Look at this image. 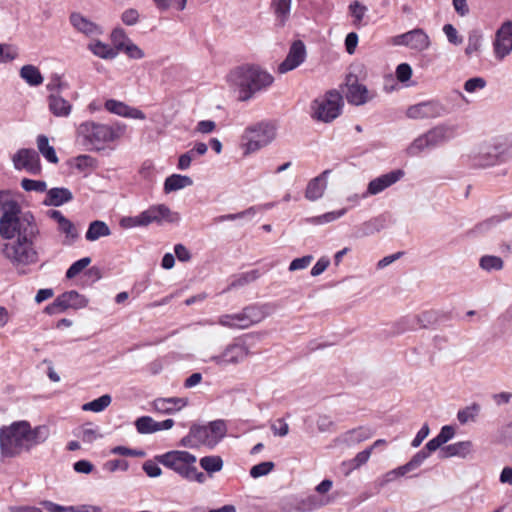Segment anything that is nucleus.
Instances as JSON below:
<instances>
[{
	"mask_svg": "<svg viewBox=\"0 0 512 512\" xmlns=\"http://www.w3.org/2000/svg\"><path fill=\"white\" fill-rule=\"evenodd\" d=\"M473 165L479 168H487L500 164L494 147L487 151H481L473 157Z\"/></svg>",
	"mask_w": 512,
	"mask_h": 512,
	"instance_id": "37",
	"label": "nucleus"
},
{
	"mask_svg": "<svg viewBox=\"0 0 512 512\" xmlns=\"http://www.w3.org/2000/svg\"><path fill=\"white\" fill-rule=\"evenodd\" d=\"M306 59V47L301 40L294 41L285 60L278 66V72L285 74L296 69Z\"/></svg>",
	"mask_w": 512,
	"mask_h": 512,
	"instance_id": "18",
	"label": "nucleus"
},
{
	"mask_svg": "<svg viewBox=\"0 0 512 512\" xmlns=\"http://www.w3.org/2000/svg\"><path fill=\"white\" fill-rule=\"evenodd\" d=\"M199 463L202 469L209 474L219 472L223 468V460L218 455L204 456L200 459Z\"/></svg>",
	"mask_w": 512,
	"mask_h": 512,
	"instance_id": "43",
	"label": "nucleus"
},
{
	"mask_svg": "<svg viewBox=\"0 0 512 512\" xmlns=\"http://www.w3.org/2000/svg\"><path fill=\"white\" fill-rule=\"evenodd\" d=\"M187 404L188 400L186 398H157L152 402V408L161 414H173L183 409Z\"/></svg>",
	"mask_w": 512,
	"mask_h": 512,
	"instance_id": "25",
	"label": "nucleus"
},
{
	"mask_svg": "<svg viewBox=\"0 0 512 512\" xmlns=\"http://www.w3.org/2000/svg\"><path fill=\"white\" fill-rule=\"evenodd\" d=\"M19 55L18 48L11 44L0 43V63L15 60Z\"/></svg>",
	"mask_w": 512,
	"mask_h": 512,
	"instance_id": "56",
	"label": "nucleus"
},
{
	"mask_svg": "<svg viewBox=\"0 0 512 512\" xmlns=\"http://www.w3.org/2000/svg\"><path fill=\"white\" fill-rule=\"evenodd\" d=\"M270 428L273 435L277 437H285L289 433V425L282 418L276 419L274 422H272Z\"/></svg>",
	"mask_w": 512,
	"mask_h": 512,
	"instance_id": "64",
	"label": "nucleus"
},
{
	"mask_svg": "<svg viewBox=\"0 0 512 512\" xmlns=\"http://www.w3.org/2000/svg\"><path fill=\"white\" fill-rule=\"evenodd\" d=\"M97 160L87 154L79 155L74 159L75 168L81 172L94 170L97 168Z\"/></svg>",
	"mask_w": 512,
	"mask_h": 512,
	"instance_id": "50",
	"label": "nucleus"
},
{
	"mask_svg": "<svg viewBox=\"0 0 512 512\" xmlns=\"http://www.w3.org/2000/svg\"><path fill=\"white\" fill-rule=\"evenodd\" d=\"M126 126L115 124L113 126L85 121L76 128V137L90 150L100 151L106 143L113 142L124 135Z\"/></svg>",
	"mask_w": 512,
	"mask_h": 512,
	"instance_id": "2",
	"label": "nucleus"
},
{
	"mask_svg": "<svg viewBox=\"0 0 512 512\" xmlns=\"http://www.w3.org/2000/svg\"><path fill=\"white\" fill-rule=\"evenodd\" d=\"M105 108L110 113L116 114L121 117L144 120L145 114L138 108L131 107L124 102L109 99L105 102Z\"/></svg>",
	"mask_w": 512,
	"mask_h": 512,
	"instance_id": "23",
	"label": "nucleus"
},
{
	"mask_svg": "<svg viewBox=\"0 0 512 512\" xmlns=\"http://www.w3.org/2000/svg\"><path fill=\"white\" fill-rule=\"evenodd\" d=\"M349 13L353 18V25L357 28L363 25V19L368 11L367 7L357 0L352 1L348 6Z\"/></svg>",
	"mask_w": 512,
	"mask_h": 512,
	"instance_id": "41",
	"label": "nucleus"
},
{
	"mask_svg": "<svg viewBox=\"0 0 512 512\" xmlns=\"http://www.w3.org/2000/svg\"><path fill=\"white\" fill-rule=\"evenodd\" d=\"M70 23L75 30L89 38L98 37L103 33L100 25L80 13H72L70 15Z\"/></svg>",
	"mask_w": 512,
	"mask_h": 512,
	"instance_id": "20",
	"label": "nucleus"
},
{
	"mask_svg": "<svg viewBox=\"0 0 512 512\" xmlns=\"http://www.w3.org/2000/svg\"><path fill=\"white\" fill-rule=\"evenodd\" d=\"M249 355V349L244 343H230L218 355H213L205 362H213L219 367L237 365L243 362Z\"/></svg>",
	"mask_w": 512,
	"mask_h": 512,
	"instance_id": "12",
	"label": "nucleus"
},
{
	"mask_svg": "<svg viewBox=\"0 0 512 512\" xmlns=\"http://www.w3.org/2000/svg\"><path fill=\"white\" fill-rule=\"evenodd\" d=\"M38 151L50 163L57 164L59 158L53 146L49 144V139L45 135H39L36 139Z\"/></svg>",
	"mask_w": 512,
	"mask_h": 512,
	"instance_id": "35",
	"label": "nucleus"
},
{
	"mask_svg": "<svg viewBox=\"0 0 512 512\" xmlns=\"http://www.w3.org/2000/svg\"><path fill=\"white\" fill-rule=\"evenodd\" d=\"M58 230L65 234L64 243L68 245L74 243L79 236L75 225L67 218L58 226Z\"/></svg>",
	"mask_w": 512,
	"mask_h": 512,
	"instance_id": "48",
	"label": "nucleus"
},
{
	"mask_svg": "<svg viewBox=\"0 0 512 512\" xmlns=\"http://www.w3.org/2000/svg\"><path fill=\"white\" fill-rule=\"evenodd\" d=\"M68 88V82L63 80V78L57 74L53 75L50 78L48 84L46 85V89L49 92V94L59 93L61 95V93L64 90H67Z\"/></svg>",
	"mask_w": 512,
	"mask_h": 512,
	"instance_id": "53",
	"label": "nucleus"
},
{
	"mask_svg": "<svg viewBox=\"0 0 512 512\" xmlns=\"http://www.w3.org/2000/svg\"><path fill=\"white\" fill-rule=\"evenodd\" d=\"M494 56L503 60L512 52V21H507L497 30L493 41Z\"/></svg>",
	"mask_w": 512,
	"mask_h": 512,
	"instance_id": "16",
	"label": "nucleus"
},
{
	"mask_svg": "<svg viewBox=\"0 0 512 512\" xmlns=\"http://www.w3.org/2000/svg\"><path fill=\"white\" fill-rule=\"evenodd\" d=\"M404 176L402 170H394L389 173L380 175L368 183L364 196L377 195L388 187L398 182Z\"/></svg>",
	"mask_w": 512,
	"mask_h": 512,
	"instance_id": "19",
	"label": "nucleus"
},
{
	"mask_svg": "<svg viewBox=\"0 0 512 512\" xmlns=\"http://www.w3.org/2000/svg\"><path fill=\"white\" fill-rule=\"evenodd\" d=\"M193 184V180L186 175L172 174L167 177L164 182L165 193H171L180 189L189 187Z\"/></svg>",
	"mask_w": 512,
	"mask_h": 512,
	"instance_id": "32",
	"label": "nucleus"
},
{
	"mask_svg": "<svg viewBox=\"0 0 512 512\" xmlns=\"http://www.w3.org/2000/svg\"><path fill=\"white\" fill-rule=\"evenodd\" d=\"M482 43V37L477 32H472L469 34L468 43L465 49V53L468 56L478 52L480 50Z\"/></svg>",
	"mask_w": 512,
	"mask_h": 512,
	"instance_id": "60",
	"label": "nucleus"
},
{
	"mask_svg": "<svg viewBox=\"0 0 512 512\" xmlns=\"http://www.w3.org/2000/svg\"><path fill=\"white\" fill-rule=\"evenodd\" d=\"M91 263L90 257H84L75 261L66 271V277L72 279L81 273Z\"/></svg>",
	"mask_w": 512,
	"mask_h": 512,
	"instance_id": "57",
	"label": "nucleus"
},
{
	"mask_svg": "<svg viewBox=\"0 0 512 512\" xmlns=\"http://www.w3.org/2000/svg\"><path fill=\"white\" fill-rule=\"evenodd\" d=\"M479 412L478 405H472L458 411L457 419L461 424H466L469 421H474Z\"/></svg>",
	"mask_w": 512,
	"mask_h": 512,
	"instance_id": "59",
	"label": "nucleus"
},
{
	"mask_svg": "<svg viewBox=\"0 0 512 512\" xmlns=\"http://www.w3.org/2000/svg\"><path fill=\"white\" fill-rule=\"evenodd\" d=\"M479 266L487 272L499 271L503 268L504 262L498 256L485 255L480 258Z\"/></svg>",
	"mask_w": 512,
	"mask_h": 512,
	"instance_id": "47",
	"label": "nucleus"
},
{
	"mask_svg": "<svg viewBox=\"0 0 512 512\" xmlns=\"http://www.w3.org/2000/svg\"><path fill=\"white\" fill-rule=\"evenodd\" d=\"M179 220V213L171 211L165 204H158L150 206L138 215L123 217L120 220V226L125 229H131L135 227H146L153 223L158 225L163 222L176 223Z\"/></svg>",
	"mask_w": 512,
	"mask_h": 512,
	"instance_id": "7",
	"label": "nucleus"
},
{
	"mask_svg": "<svg viewBox=\"0 0 512 512\" xmlns=\"http://www.w3.org/2000/svg\"><path fill=\"white\" fill-rule=\"evenodd\" d=\"M407 473L408 472L406 471L404 465L399 466L383 474L378 480L379 485L384 487L387 484L397 480L398 478L405 476Z\"/></svg>",
	"mask_w": 512,
	"mask_h": 512,
	"instance_id": "55",
	"label": "nucleus"
},
{
	"mask_svg": "<svg viewBox=\"0 0 512 512\" xmlns=\"http://www.w3.org/2000/svg\"><path fill=\"white\" fill-rule=\"evenodd\" d=\"M392 43L396 46H405L418 52L427 50L431 45L429 36L421 28H415L393 37Z\"/></svg>",
	"mask_w": 512,
	"mask_h": 512,
	"instance_id": "14",
	"label": "nucleus"
},
{
	"mask_svg": "<svg viewBox=\"0 0 512 512\" xmlns=\"http://www.w3.org/2000/svg\"><path fill=\"white\" fill-rule=\"evenodd\" d=\"M26 436L29 449L31 446L46 441V439L49 437V428L46 425H40L32 429L28 423V432H26Z\"/></svg>",
	"mask_w": 512,
	"mask_h": 512,
	"instance_id": "36",
	"label": "nucleus"
},
{
	"mask_svg": "<svg viewBox=\"0 0 512 512\" xmlns=\"http://www.w3.org/2000/svg\"><path fill=\"white\" fill-rule=\"evenodd\" d=\"M276 138V126L261 122L247 127L242 135L245 154H251L268 146Z\"/></svg>",
	"mask_w": 512,
	"mask_h": 512,
	"instance_id": "10",
	"label": "nucleus"
},
{
	"mask_svg": "<svg viewBox=\"0 0 512 512\" xmlns=\"http://www.w3.org/2000/svg\"><path fill=\"white\" fill-rule=\"evenodd\" d=\"M38 233H32L25 239L21 236L14 242L4 245L3 254L14 266H27L38 261V253L34 247V240Z\"/></svg>",
	"mask_w": 512,
	"mask_h": 512,
	"instance_id": "9",
	"label": "nucleus"
},
{
	"mask_svg": "<svg viewBox=\"0 0 512 512\" xmlns=\"http://www.w3.org/2000/svg\"><path fill=\"white\" fill-rule=\"evenodd\" d=\"M330 170H325L318 176L312 178L305 189V198L309 201H316L323 197L327 188V180Z\"/></svg>",
	"mask_w": 512,
	"mask_h": 512,
	"instance_id": "24",
	"label": "nucleus"
},
{
	"mask_svg": "<svg viewBox=\"0 0 512 512\" xmlns=\"http://www.w3.org/2000/svg\"><path fill=\"white\" fill-rule=\"evenodd\" d=\"M375 97V93L370 92L365 85L357 82L354 77V82L348 80V89L346 93L347 101L354 105H363Z\"/></svg>",
	"mask_w": 512,
	"mask_h": 512,
	"instance_id": "21",
	"label": "nucleus"
},
{
	"mask_svg": "<svg viewBox=\"0 0 512 512\" xmlns=\"http://www.w3.org/2000/svg\"><path fill=\"white\" fill-rule=\"evenodd\" d=\"M473 452V443L470 440L449 444L440 449V458L460 457L466 458Z\"/></svg>",
	"mask_w": 512,
	"mask_h": 512,
	"instance_id": "26",
	"label": "nucleus"
},
{
	"mask_svg": "<svg viewBox=\"0 0 512 512\" xmlns=\"http://www.w3.org/2000/svg\"><path fill=\"white\" fill-rule=\"evenodd\" d=\"M275 468L272 461H264L251 467L249 474L252 478L257 479L271 473Z\"/></svg>",
	"mask_w": 512,
	"mask_h": 512,
	"instance_id": "52",
	"label": "nucleus"
},
{
	"mask_svg": "<svg viewBox=\"0 0 512 512\" xmlns=\"http://www.w3.org/2000/svg\"><path fill=\"white\" fill-rule=\"evenodd\" d=\"M433 148H436L445 142L453 139L456 135L455 126L438 125L426 132Z\"/></svg>",
	"mask_w": 512,
	"mask_h": 512,
	"instance_id": "27",
	"label": "nucleus"
},
{
	"mask_svg": "<svg viewBox=\"0 0 512 512\" xmlns=\"http://www.w3.org/2000/svg\"><path fill=\"white\" fill-rule=\"evenodd\" d=\"M19 74L20 77L30 86H39L44 81L39 68L32 64L22 66Z\"/></svg>",
	"mask_w": 512,
	"mask_h": 512,
	"instance_id": "34",
	"label": "nucleus"
},
{
	"mask_svg": "<svg viewBox=\"0 0 512 512\" xmlns=\"http://www.w3.org/2000/svg\"><path fill=\"white\" fill-rule=\"evenodd\" d=\"M111 40L114 44L113 48L117 50V54L125 46V44H128L131 41L124 32V30L121 28L113 30L111 34Z\"/></svg>",
	"mask_w": 512,
	"mask_h": 512,
	"instance_id": "58",
	"label": "nucleus"
},
{
	"mask_svg": "<svg viewBox=\"0 0 512 512\" xmlns=\"http://www.w3.org/2000/svg\"><path fill=\"white\" fill-rule=\"evenodd\" d=\"M272 5L281 25H284L290 14L291 0H273Z\"/></svg>",
	"mask_w": 512,
	"mask_h": 512,
	"instance_id": "49",
	"label": "nucleus"
},
{
	"mask_svg": "<svg viewBox=\"0 0 512 512\" xmlns=\"http://www.w3.org/2000/svg\"><path fill=\"white\" fill-rule=\"evenodd\" d=\"M129 465H128V462L126 460H122V459H112V460H108L106 461L104 464H103V470L109 472V473H114L118 470L120 471H126L128 469Z\"/></svg>",
	"mask_w": 512,
	"mask_h": 512,
	"instance_id": "63",
	"label": "nucleus"
},
{
	"mask_svg": "<svg viewBox=\"0 0 512 512\" xmlns=\"http://www.w3.org/2000/svg\"><path fill=\"white\" fill-rule=\"evenodd\" d=\"M497 158L501 163L512 159V136L505 138L502 142L494 146Z\"/></svg>",
	"mask_w": 512,
	"mask_h": 512,
	"instance_id": "42",
	"label": "nucleus"
},
{
	"mask_svg": "<svg viewBox=\"0 0 512 512\" xmlns=\"http://www.w3.org/2000/svg\"><path fill=\"white\" fill-rule=\"evenodd\" d=\"M231 79L239 88L242 101L251 99L274 82L273 76L259 66L239 67L231 73Z\"/></svg>",
	"mask_w": 512,
	"mask_h": 512,
	"instance_id": "3",
	"label": "nucleus"
},
{
	"mask_svg": "<svg viewBox=\"0 0 512 512\" xmlns=\"http://www.w3.org/2000/svg\"><path fill=\"white\" fill-rule=\"evenodd\" d=\"M227 427L223 420L211 421L206 425L193 424L180 444L188 448L207 446L214 448L226 435Z\"/></svg>",
	"mask_w": 512,
	"mask_h": 512,
	"instance_id": "5",
	"label": "nucleus"
},
{
	"mask_svg": "<svg viewBox=\"0 0 512 512\" xmlns=\"http://www.w3.org/2000/svg\"><path fill=\"white\" fill-rule=\"evenodd\" d=\"M78 437L82 439L85 443H93L97 439L101 438L102 435L99 432V428L92 423H87L83 425L79 433L77 434Z\"/></svg>",
	"mask_w": 512,
	"mask_h": 512,
	"instance_id": "45",
	"label": "nucleus"
},
{
	"mask_svg": "<svg viewBox=\"0 0 512 512\" xmlns=\"http://www.w3.org/2000/svg\"><path fill=\"white\" fill-rule=\"evenodd\" d=\"M373 434L374 432L370 428L358 427L346 432L343 436V440L347 444H356L369 439Z\"/></svg>",
	"mask_w": 512,
	"mask_h": 512,
	"instance_id": "39",
	"label": "nucleus"
},
{
	"mask_svg": "<svg viewBox=\"0 0 512 512\" xmlns=\"http://www.w3.org/2000/svg\"><path fill=\"white\" fill-rule=\"evenodd\" d=\"M434 149L432 144L430 143V139L427 136L426 133L420 135L417 137L408 147H407V154L410 156H417L420 153Z\"/></svg>",
	"mask_w": 512,
	"mask_h": 512,
	"instance_id": "40",
	"label": "nucleus"
},
{
	"mask_svg": "<svg viewBox=\"0 0 512 512\" xmlns=\"http://www.w3.org/2000/svg\"><path fill=\"white\" fill-rule=\"evenodd\" d=\"M49 112L58 118H68L73 110V105L59 93L49 94L47 96Z\"/></svg>",
	"mask_w": 512,
	"mask_h": 512,
	"instance_id": "22",
	"label": "nucleus"
},
{
	"mask_svg": "<svg viewBox=\"0 0 512 512\" xmlns=\"http://www.w3.org/2000/svg\"><path fill=\"white\" fill-rule=\"evenodd\" d=\"M72 198L73 195L69 189L63 187L52 188L48 190L44 204L49 206H61L71 201Z\"/></svg>",
	"mask_w": 512,
	"mask_h": 512,
	"instance_id": "29",
	"label": "nucleus"
},
{
	"mask_svg": "<svg viewBox=\"0 0 512 512\" xmlns=\"http://www.w3.org/2000/svg\"><path fill=\"white\" fill-rule=\"evenodd\" d=\"M28 422L16 421L0 428V452L3 457H15L28 449Z\"/></svg>",
	"mask_w": 512,
	"mask_h": 512,
	"instance_id": "8",
	"label": "nucleus"
},
{
	"mask_svg": "<svg viewBox=\"0 0 512 512\" xmlns=\"http://www.w3.org/2000/svg\"><path fill=\"white\" fill-rule=\"evenodd\" d=\"M455 435V430L450 425H445L441 428L439 434L426 443V449L429 451H436L445 443L451 440Z\"/></svg>",
	"mask_w": 512,
	"mask_h": 512,
	"instance_id": "33",
	"label": "nucleus"
},
{
	"mask_svg": "<svg viewBox=\"0 0 512 512\" xmlns=\"http://www.w3.org/2000/svg\"><path fill=\"white\" fill-rule=\"evenodd\" d=\"M0 236L4 239L30 236L38 233L34 216L30 212H23L20 204L10 197L8 192L0 191Z\"/></svg>",
	"mask_w": 512,
	"mask_h": 512,
	"instance_id": "1",
	"label": "nucleus"
},
{
	"mask_svg": "<svg viewBox=\"0 0 512 512\" xmlns=\"http://www.w3.org/2000/svg\"><path fill=\"white\" fill-rule=\"evenodd\" d=\"M88 300L75 290L67 291L59 295L51 304L46 306L45 312L52 315L64 312L68 309H81L86 307Z\"/></svg>",
	"mask_w": 512,
	"mask_h": 512,
	"instance_id": "13",
	"label": "nucleus"
},
{
	"mask_svg": "<svg viewBox=\"0 0 512 512\" xmlns=\"http://www.w3.org/2000/svg\"><path fill=\"white\" fill-rule=\"evenodd\" d=\"M42 505L49 512H103V509L100 506L91 504L61 506L52 501H43Z\"/></svg>",
	"mask_w": 512,
	"mask_h": 512,
	"instance_id": "28",
	"label": "nucleus"
},
{
	"mask_svg": "<svg viewBox=\"0 0 512 512\" xmlns=\"http://www.w3.org/2000/svg\"><path fill=\"white\" fill-rule=\"evenodd\" d=\"M135 427L140 434L155 433V420L150 416L139 417L135 421Z\"/></svg>",
	"mask_w": 512,
	"mask_h": 512,
	"instance_id": "54",
	"label": "nucleus"
},
{
	"mask_svg": "<svg viewBox=\"0 0 512 512\" xmlns=\"http://www.w3.org/2000/svg\"><path fill=\"white\" fill-rule=\"evenodd\" d=\"M12 162L16 170H25L31 175H39L41 173L40 158L34 149H19L12 156Z\"/></svg>",
	"mask_w": 512,
	"mask_h": 512,
	"instance_id": "15",
	"label": "nucleus"
},
{
	"mask_svg": "<svg viewBox=\"0 0 512 512\" xmlns=\"http://www.w3.org/2000/svg\"><path fill=\"white\" fill-rule=\"evenodd\" d=\"M155 460L187 481L199 484H203L206 481L205 474L199 471L196 466V456L188 451L172 450L157 455Z\"/></svg>",
	"mask_w": 512,
	"mask_h": 512,
	"instance_id": "4",
	"label": "nucleus"
},
{
	"mask_svg": "<svg viewBox=\"0 0 512 512\" xmlns=\"http://www.w3.org/2000/svg\"><path fill=\"white\" fill-rule=\"evenodd\" d=\"M330 503L331 498L329 496L309 495L299 502L298 510L300 512H312Z\"/></svg>",
	"mask_w": 512,
	"mask_h": 512,
	"instance_id": "30",
	"label": "nucleus"
},
{
	"mask_svg": "<svg viewBox=\"0 0 512 512\" xmlns=\"http://www.w3.org/2000/svg\"><path fill=\"white\" fill-rule=\"evenodd\" d=\"M159 9H176L182 11L186 7L187 0H153Z\"/></svg>",
	"mask_w": 512,
	"mask_h": 512,
	"instance_id": "61",
	"label": "nucleus"
},
{
	"mask_svg": "<svg viewBox=\"0 0 512 512\" xmlns=\"http://www.w3.org/2000/svg\"><path fill=\"white\" fill-rule=\"evenodd\" d=\"M434 451H429L426 449V447L419 452H417L406 464H404V467L406 471L409 473L416 468L420 467L422 463L429 457L431 453Z\"/></svg>",
	"mask_w": 512,
	"mask_h": 512,
	"instance_id": "51",
	"label": "nucleus"
},
{
	"mask_svg": "<svg viewBox=\"0 0 512 512\" xmlns=\"http://www.w3.org/2000/svg\"><path fill=\"white\" fill-rule=\"evenodd\" d=\"M346 213H347V208H342L337 211H331V212H327V213H324L319 216L311 217L308 219V222L311 224H314V225H323V224L330 223V222H333V221L341 218Z\"/></svg>",
	"mask_w": 512,
	"mask_h": 512,
	"instance_id": "44",
	"label": "nucleus"
},
{
	"mask_svg": "<svg viewBox=\"0 0 512 512\" xmlns=\"http://www.w3.org/2000/svg\"><path fill=\"white\" fill-rule=\"evenodd\" d=\"M445 113L444 107L437 101H426L410 106L406 116L410 119H426L440 117Z\"/></svg>",
	"mask_w": 512,
	"mask_h": 512,
	"instance_id": "17",
	"label": "nucleus"
},
{
	"mask_svg": "<svg viewBox=\"0 0 512 512\" xmlns=\"http://www.w3.org/2000/svg\"><path fill=\"white\" fill-rule=\"evenodd\" d=\"M111 396L108 394L102 395L97 399H94L88 403H85L82 406V410L84 411H92L95 413L102 412L105 410L111 403Z\"/></svg>",
	"mask_w": 512,
	"mask_h": 512,
	"instance_id": "46",
	"label": "nucleus"
},
{
	"mask_svg": "<svg viewBox=\"0 0 512 512\" xmlns=\"http://www.w3.org/2000/svg\"><path fill=\"white\" fill-rule=\"evenodd\" d=\"M21 187L25 191H36V192H44L47 189V184L41 180H32L24 178L21 181Z\"/></svg>",
	"mask_w": 512,
	"mask_h": 512,
	"instance_id": "62",
	"label": "nucleus"
},
{
	"mask_svg": "<svg viewBox=\"0 0 512 512\" xmlns=\"http://www.w3.org/2000/svg\"><path fill=\"white\" fill-rule=\"evenodd\" d=\"M111 235L109 226L101 220L92 221L85 234V238L89 242H94L101 237H107Z\"/></svg>",
	"mask_w": 512,
	"mask_h": 512,
	"instance_id": "31",
	"label": "nucleus"
},
{
	"mask_svg": "<svg viewBox=\"0 0 512 512\" xmlns=\"http://www.w3.org/2000/svg\"><path fill=\"white\" fill-rule=\"evenodd\" d=\"M88 49L97 57L102 59H114L117 56V50H115L109 44L101 41H91L88 44Z\"/></svg>",
	"mask_w": 512,
	"mask_h": 512,
	"instance_id": "38",
	"label": "nucleus"
},
{
	"mask_svg": "<svg viewBox=\"0 0 512 512\" xmlns=\"http://www.w3.org/2000/svg\"><path fill=\"white\" fill-rule=\"evenodd\" d=\"M342 106L343 99L341 94L336 90H330L313 100L311 115L318 121L329 123L341 114Z\"/></svg>",
	"mask_w": 512,
	"mask_h": 512,
	"instance_id": "11",
	"label": "nucleus"
},
{
	"mask_svg": "<svg viewBox=\"0 0 512 512\" xmlns=\"http://www.w3.org/2000/svg\"><path fill=\"white\" fill-rule=\"evenodd\" d=\"M272 311L270 304L249 305L237 313L219 316L217 323L228 329H247L263 321Z\"/></svg>",
	"mask_w": 512,
	"mask_h": 512,
	"instance_id": "6",
	"label": "nucleus"
}]
</instances>
